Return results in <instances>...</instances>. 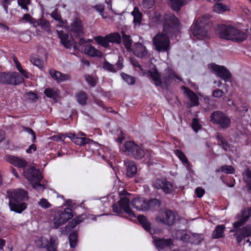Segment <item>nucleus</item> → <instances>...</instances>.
<instances>
[{"label":"nucleus","instance_id":"27","mask_svg":"<svg viewBox=\"0 0 251 251\" xmlns=\"http://www.w3.org/2000/svg\"><path fill=\"white\" fill-rule=\"evenodd\" d=\"M58 36L61 40V43L67 49H71L72 45L70 40L68 39L69 35L63 31L56 30Z\"/></svg>","mask_w":251,"mask_h":251},{"label":"nucleus","instance_id":"26","mask_svg":"<svg viewBox=\"0 0 251 251\" xmlns=\"http://www.w3.org/2000/svg\"><path fill=\"white\" fill-rule=\"evenodd\" d=\"M84 52L86 54L91 57H101L102 56V53L101 51L91 45H87L84 46Z\"/></svg>","mask_w":251,"mask_h":251},{"label":"nucleus","instance_id":"44","mask_svg":"<svg viewBox=\"0 0 251 251\" xmlns=\"http://www.w3.org/2000/svg\"><path fill=\"white\" fill-rule=\"evenodd\" d=\"M227 6L224 5L221 3H217L214 4L213 6V10L217 13H222L227 10Z\"/></svg>","mask_w":251,"mask_h":251},{"label":"nucleus","instance_id":"28","mask_svg":"<svg viewBox=\"0 0 251 251\" xmlns=\"http://www.w3.org/2000/svg\"><path fill=\"white\" fill-rule=\"evenodd\" d=\"M185 90V93L187 94L188 98L191 101V106H197L199 105V99L196 94L188 88L184 87Z\"/></svg>","mask_w":251,"mask_h":251},{"label":"nucleus","instance_id":"58","mask_svg":"<svg viewBox=\"0 0 251 251\" xmlns=\"http://www.w3.org/2000/svg\"><path fill=\"white\" fill-rule=\"evenodd\" d=\"M154 4V0H143V5L144 8L150 9Z\"/></svg>","mask_w":251,"mask_h":251},{"label":"nucleus","instance_id":"21","mask_svg":"<svg viewBox=\"0 0 251 251\" xmlns=\"http://www.w3.org/2000/svg\"><path fill=\"white\" fill-rule=\"evenodd\" d=\"M231 32L232 33L229 35L228 39L229 40H232L234 42H241L245 40L247 37V35L245 33L236 29L235 27L232 29Z\"/></svg>","mask_w":251,"mask_h":251},{"label":"nucleus","instance_id":"50","mask_svg":"<svg viewBox=\"0 0 251 251\" xmlns=\"http://www.w3.org/2000/svg\"><path fill=\"white\" fill-rule=\"evenodd\" d=\"M51 17L54 20L58 21L61 24H63V20L62 19L61 16L58 13V10L55 9L51 14Z\"/></svg>","mask_w":251,"mask_h":251},{"label":"nucleus","instance_id":"17","mask_svg":"<svg viewBox=\"0 0 251 251\" xmlns=\"http://www.w3.org/2000/svg\"><path fill=\"white\" fill-rule=\"evenodd\" d=\"M123 61V58L122 57L119 56L118 61L114 66L113 64L109 63L107 61L105 60L103 63L102 67L104 70L109 72L115 73L118 71L122 69L124 67Z\"/></svg>","mask_w":251,"mask_h":251},{"label":"nucleus","instance_id":"64","mask_svg":"<svg viewBox=\"0 0 251 251\" xmlns=\"http://www.w3.org/2000/svg\"><path fill=\"white\" fill-rule=\"evenodd\" d=\"M73 142L77 145H83V140L82 137H76L75 138H74V140Z\"/></svg>","mask_w":251,"mask_h":251},{"label":"nucleus","instance_id":"34","mask_svg":"<svg viewBox=\"0 0 251 251\" xmlns=\"http://www.w3.org/2000/svg\"><path fill=\"white\" fill-rule=\"evenodd\" d=\"M147 204L148 210H157L160 208L161 205V201L159 200L153 199L150 200L149 201H147Z\"/></svg>","mask_w":251,"mask_h":251},{"label":"nucleus","instance_id":"45","mask_svg":"<svg viewBox=\"0 0 251 251\" xmlns=\"http://www.w3.org/2000/svg\"><path fill=\"white\" fill-rule=\"evenodd\" d=\"M191 238L192 242L198 245L200 244L203 240V236L201 234L193 233Z\"/></svg>","mask_w":251,"mask_h":251},{"label":"nucleus","instance_id":"24","mask_svg":"<svg viewBox=\"0 0 251 251\" xmlns=\"http://www.w3.org/2000/svg\"><path fill=\"white\" fill-rule=\"evenodd\" d=\"M50 74L51 76L57 82L68 80L70 79V77L69 75L62 74L54 69H51L50 71Z\"/></svg>","mask_w":251,"mask_h":251},{"label":"nucleus","instance_id":"2","mask_svg":"<svg viewBox=\"0 0 251 251\" xmlns=\"http://www.w3.org/2000/svg\"><path fill=\"white\" fill-rule=\"evenodd\" d=\"M7 193L9 199V206L11 211L21 213L26 208L27 204L24 202L28 199L26 191L18 189Z\"/></svg>","mask_w":251,"mask_h":251},{"label":"nucleus","instance_id":"11","mask_svg":"<svg viewBox=\"0 0 251 251\" xmlns=\"http://www.w3.org/2000/svg\"><path fill=\"white\" fill-rule=\"evenodd\" d=\"M156 220L158 222L171 226L175 222L176 214L173 211L166 209L156 218Z\"/></svg>","mask_w":251,"mask_h":251},{"label":"nucleus","instance_id":"6","mask_svg":"<svg viewBox=\"0 0 251 251\" xmlns=\"http://www.w3.org/2000/svg\"><path fill=\"white\" fill-rule=\"evenodd\" d=\"M24 174L28 180L31 182L33 188L42 190L44 189L43 185L40 183L42 176L39 169H37L34 167H31L26 171H24Z\"/></svg>","mask_w":251,"mask_h":251},{"label":"nucleus","instance_id":"33","mask_svg":"<svg viewBox=\"0 0 251 251\" xmlns=\"http://www.w3.org/2000/svg\"><path fill=\"white\" fill-rule=\"evenodd\" d=\"M137 219L140 224L148 232H151V223L148 220L147 218L145 216L143 215H139L137 217Z\"/></svg>","mask_w":251,"mask_h":251},{"label":"nucleus","instance_id":"7","mask_svg":"<svg viewBox=\"0 0 251 251\" xmlns=\"http://www.w3.org/2000/svg\"><path fill=\"white\" fill-rule=\"evenodd\" d=\"M209 121L214 125H217L222 129H226L230 126V118L221 111L213 112L210 117Z\"/></svg>","mask_w":251,"mask_h":251},{"label":"nucleus","instance_id":"30","mask_svg":"<svg viewBox=\"0 0 251 251\" xmlns=\"http://www.w3.org/2000/svg\"><path fill=\"white\" fill-rule=\"evenodd\" d=\"M132 15L133 16V23L135 25L140 26L142 20V13L140 12L139 9L135 7L133 11L131 12Z\"/></svg>","mask_w":251,"mask_h":251},{"label":"nucleus","instance_id":"10","mask_svg":"<svg viewBox=\"0 0 251 251\" xmlns=\"http://www.w3.org/2000/svg\"><path fill=\"white\" fill-rule=\"evenodd\" d=\"M72 210L70 208L65 209L64 211H59L54 215L53 219L54 227L57 228L59 226L66 223L73 217Z\"/></svg>","mask_w":251,"mask_h":251},{"label":"nucleus","instance_id":"49","mask_svg":"<svg viewBox=\"0 0 251 251\" xmlns=\"http://www.w3.org/2000/svg\"><path fill=\"white\" fill-rule=\"evenodd\" d=\"M176 153L183 163L187 164L189 165L188 160L187 159L185 154L181 151H179V150H176Z\"/></svg>","mask_w":251,"mask_h":251},{"label":"nucleus","instance_id":"25","mask_svg":"<svg viewBox=\"0 0 251 251\" xmlns=\"http://www.w3.org/2000/svg\"><path fill=\"white\" fill-rule=\"evenodd\" d=\"M7 160L10 163L19 167H25L27 165V162L25 160L15 156H7Z\"/></svg>","mask_w":251,"mask_h":251},{"label":"nucleus","instance_id":"46","mask_svg":"<svg viewBox=\"0 0 251 251\" xmlns=\"http://www.w3.org/2000/svg\"><path fill=\"white\" fill-rule=\"evenodd\" d=\"M245 174L246 176L245 181L247 183V186L249 190L251 191V170L249 169L246 170Z\"/></svg>","mask_w":251,"mask_h":251},{"label":"nucleus","instance_id":"15","mask_svg":"<svg viewBox=\"0 0 251 251\" xmlns=\"http://www.w3.org/2000/svg\"><path fill=\"white\" fill-rule=\"evenodd\" d=\"M71 31L73 36H83V30L81 21L75 18L71 24Z\"/></svg>","mask_w":251,"mask_h":251},{"label":"nucleus","instance_id":"29","mask_svg":"<svg viewBox=\"0 0 251 251\" xmlns=\"http://www.w3.org/2000/svg\"><path fill=\"white\" fill-rule=\"evenodd\" d=\"M216 137L218 140V144L222 147L225 151H227L230 148V145L228 142L224 139L222 135L220 133H217Z\"/></svg>","mask_w":251,"mask_h":251},{"label":"nucleus","instance_id":"38","mask_svg":"<svg viewBox=\"0 0 251 251\" xmlns=\"http://www.w3.org/2000/svg\"><path fill=\"white\" fill-rule=\"evenodd\" d=\"M106 36L109 43L120 44L121 42V37L118 33H112Z\"/></svg>","mask_w":251,"mask_h":251},{"label":"nucleus","instance_id":"3","mask_svg":"<svg viewBox=\"0 0 251 251\" xmlns=\"http://www.w3.org/2000/svg\"><path fill=\"white\" fill-rule=\"evenodd\" d=\"M149 74L156 86L163 84L167 87L173 82L175 78L179 79V77L176 75L175 72L170 69H166L162 76L155 68L150 70Z\"/></svg>","mask_w":251,"mask_h":251},{"label":"nucleus","instance_id":"52","mask_svg":"<svg viewBox=\"0 0 251 251\" xmlns=\"http://www.w3.org/2000/svg\"><path fill=\"white\" fill-rule=\"evenodd\" d=\"M81 220L79 219V217H76L72 220L71 222H70L67 226L68 228H74L77 225L79 224L81 222Z\"/></svg>","mask_w":251,"mask_h":251},{"label":"nucleus","instance_id":"36","mask_svg":"<svg viewBox=\"0 0 251 251\" xmlns=\"http://www.w3.org/2000/svg\"><path fill=\"white\" fill-rule=\"evenodd\" d=\"M75 98L77 102L81 105L83 106L86 104L87 97L84 92L80 91L79 92L76 93Z\"/></svg>","mask_w":251,"mask_h":251},{"label":"nucleus","instance_id":"37","mask_svg":"<svg viewBox=\"0 0 251 251\" xmlns=\"http://www.w3.org/2000/svg\"><path fill=\"white\" fill-rule=\"evenodd\" d=\"M44 93L47 97L53 99H56L59 95L58 90L51 88L45 89Z\"/></svg>","mask_w":251,"mask_h":251},{"label":"nucleus","instance_id":"47","mask_svg":"<svg viewBox=\"0 0 251 251\" xmlns=\"http://www.w3.org/2000/svg\"><path fill=\"white\" fill-rule=\"evenodd\" d=\"M121 76L123 79L126 81L128 84L132 85L135 83V78L134 77L128 75L125 73H122Z\"/></svg>","mask_w":251,"mask_h":251},{"label":"nucleus","instance_id":"20","mask_svg":"<svg viewBox=\"0 0 251 251\" xmlns=\"http://www.w3.org/2000/svg\"><path fill=\"white\" fill-rule=\"evenodd\" d=\"M153 241L156 247L158 250H163L173 245V241L171 239H165L164 238L153 237Z\"/></svg>","mask_w":251,"mask_h":251},{"label":"nucleus","instance_id":"9","mask_svg":"<svg viewBox=\"0 0 251 251\" xmlns=\"http://www.w3.org/2000/svg\"><path fill=\"white\" fill-rule=\"evenodd\" d=\"M24 81L23 77L18 73H0V82L6 84L17 85Z\"/></svg>","mask_w":251,"mask_h":251},{"label":"nucleus","instance_id":"41","mask_svg":"<svg viewBox=\"0 0 251 251\" xmlns=\"http://www.w3.org/2000/svg\"><path fill=\"white\" fill-rule=\"evenodd\" d=\"M70 247L72 248H75L77 242V233L76 231H73L70 233L69 236Z\"/></svg>","mask_w":251,"mask_h":251},{"label":"nucleus","instance_id":"12","mask_svg":"<svg viewBox=\"0 0 251 251\" xmlns=\"http://www.w3.org/2000/svg\"><path fill=\"white\" fill-rule=\"evenodd\" d=\"M208 68L213 73L216 74L225 81H227L231 78L230 72L224 66H219L215 64H211L208 65Z\"/></svg>","mask_w":251,"mask_h":251},{"label":"nucleus","instance_id":"48","mask_svg":"<svg viewBox=\"0 0 251 251\" xmlns=\"http://www.w3.org/2000/svg\"><path fill=\"white\" fill-rule=\"evenodd\" d=\"M221 171L226 174H233L235 173V169L231 166L223 165L221 167Z\"/></svg>","mask_w":251,"mask_h":251},{"label":"nucleus","instance_id":"61","mask_svg":"<svg viewBox=\"0 0 251 251\" xmlns=\"http://www.w3.org/2000/svg\"><path fill=\"white\" fill-rule=\"evenodd\" d=\"M130 62L132 65L136 67L139 68L141 70H142V66L140 65L139 63V62L137 59L134 58V57H131L130 58Z\"/></svg>","mask_w":251,"mask_h":251},{"label":"nucleus","instance_id":"62","mask_svg":"<svg viewBox=\"0 0 251 251\" xmlns=\"http://www.w3.org/2000/svg\"><path fill=\"white\" fill-rule=\"evenodd\" d=\"M192 238L188 234L185 233L181 235V240L183 242H190L192 243L191 241Z\"/></svg>","mask_w":251,"mask_h":251},{"label":"nucleus","instance_id":"22","mask_svg":"<svg viewBox=\"0 0 251 251\" xmlns=\"http://www.w3.org/2000/svg\"><path fill=\"white\" fill-rule=\"evenodd\" d=\"M131 206L138 210H148L147 201L143 198H136L131 201Z\"/></svg>","mask_w":251,"mask_h":251},{"label":"nucleus","instance_id":"42","mask_svg":"<svg viewBox=\"0 0 251 251\" xmlns=\"http://www.w3.org/2000/svg\"><path fill=\"white\" fill-rule=\"evenodd\" d=\"M225 226L224 225H219L213 232V236L214 238H219L223 236Z\"/></svg>","mask_w":251,"mask_h":251},{"label":"nucleus","instance_id":"63","mask_svg":"<svg viewBox=\"0 0 251 251\" xmlns=\"http://www.w3.org/2000/svg\"><path fill=\"white\" fill-rule=\"evenodd\" d=\"M24 129L25 131L27 132L28 133L31 134L32 135V141L34 142L36 140V135L34 131L31 128L29 127H24Z\"/></svg>","mask_w":251,"mask_h":251},{"label":"nucleus","instance_id":"4","mask_svg":"<svg viewBox=\"0 0 251 251\" xmlns=\"http://www.w3.org/2000/svg\"><path fill=\"white\" fill-rule=\"evenodd\" d=\"M126 191L123 190L121 193L120 200L118 201V204L113 205V211L117 213H122L124 211L130 218L135 217V215L130 208V200L127 197L129 195Z\"/></svg>","mask_w":251,"mask_h":251},{"label":"nucleus","instance_id":"59","mask_svg":"<svg viewBox=\"0 0 251 251\" xmlns=\"http://www.w3.org/2000/svg\"><path fill=\"white\" fill-rule=\"evenodd\" d=\"M95 9L98 11L100 14L101 15L103 19H106V16L104 15V14L103 13V12L104 11V6L103 5L101 4H97L94 6Z\"/></svg>","mask_w":251,"mask_h":251},{"label":"nucleus","instance_id":"40","mask_svg":"<svg viewBox=\"0 0 251 251\" xmlns=\"http://www.w3.org/2000/svg\"><path fill=\"white\" fill-rule=\"evenodd\" d=\"M94 39L100 45L104 48H107L109 47V42L107 36H105V37L98 36L96 37Z\"/></svg>","mask_w":251,"mask_h":251},{"label":"nucleus","instance_id":"54","mask_svg":"<svg viewBox=\"0 0 251 251\" xmlns=\"http://www.w3.org/2000/svg\"><path fill=\"white\" fill-rule=\"evenodd\" d=\"M38 204L44 208H48L51 206V204L45 199H42L38 202Z\"/></svg>","mask_w":251,"mask_h":251},{"label":"nucleus","instance_id":"1","mask_svg":"<svg viewBox=\"0 0 251 251\" xmlns=\"http://www.w3.org/2000/svg\"><path fill=\"white\" fill-rule=\"evenodd\" d=\"M164 24L162 32L157 33L152 39L155 50L159 52H168L171 49L169 36L178 30L179 21L173 14L164 16Z\"/></svg>","mask_w":251,"mask_h":251},{"label":"nucleus","instance_id":"13","mask_svg":"<svg viewBox=\"0 0 251 251\" xmlns=\"http://www.w3.org/2000/svg\"><path fill=\"white\" fill-rule=\"evenodd\" d=\"M251 215V207L244 208L237 214L236 216L237 221L234 223L235 228L243 226L249 219Z\"/></svg>","mask_w":251,"mask_h":251},{"label":"nucleus","instance_id":"14","mask_svg":"<svg viewBox=\"0 0 251 251\" xmlns=\"http://www.w3.org/2000/svg\"><path fill=\"white\" fill-rule=\"evenodd\" d=\"M153 186L157 189H161L166 194H170L174 190L172 182L165 178H156L153 182Z\"/></svg>","mask_w":251,"mask_h":251},{"label":"nucleus","instance_id":"16","mask_svg":"<svg viewBox=\"0 0 251 251\" xmlns=\"http://www.w3.org/2000/svg\"><path fill=\"white\" fill-rule=\"evenodd\" d=\"M234 27L231 25H222L217 26L216 32L219 37L223 39L229 40L228 37L232 33L231 31Z\"/></svg>","mask_w":251,"mask_h":251},{"label":"nucleus","instance_id":"32","mask_svg":"<svg viewBox=\"0 0 251 251\" xmlns=\"http://www.w3.org/2000/svg\"><path fill=\"white\" fill-rule=\"evenodd\" d=\"M123 44L128 51H130L131 46L132 43V40L130 35H127L126 33L122 31L121 32Z\"/></svg>","mask_w":251,"mask_h":251},{"label":"nucleus","instance_id":"31","mask_svg":"<svg viewBox=\"0 0 251 251\" xmlns=\"http://www.w3.org/2000/svg\"><path fill=\"white\" fill-rule=\"evenodd\" d=\"M137 145L132 141L126 142L122 149L123 151L126 153L127 155H131Z\"/></svg>","mask_w":251,"mask_h":251},{"label":"nucleus","instance_id":"18","mask_svg":"<svg viewBox=\"0 0 251 251\" xmlns=\"http://www.w3.org/2000/svg\"><path fill=\"white\" fill-rule=\"evenodd\" d=\"M234 236L238 243L248 236H251V226L248 225L241 229L237 230Z\"/></svg>","mask_w":251,"mask_h":251},{"label":"nucleus","instance_id":"53","mask_svg":"<svg viewBox=\"0 0 251 251\" xmlns=\"http://www.w3.org/2000/svg\"><path fill=\"white\" fill-rule=\"evenodd\" d=\"M18 3L22 9L28 11L27 5L30 3L29 0H18Z\"/></svg>","mask_w":251,"mask_h":251},{"label":"nucleus","instance_id":"8","mask_svg":"<svg viewBox=\"0 0 251 251\" xmlns=\"http://www.w3.org/2000/svg\"><path fill=\"white\" fill-rule=\"evenodd\" d=\"M35 244L37 248H45L47 251H57L58 242L57 239L53 237H50L49 240L41 237L36 240Z\"/></svg>","mask_w":251,"mask_h":251},{"label":"nucleus","instance_id":"43","mask_svg":"<svg viewBox=\"0 0 251 251\" xmlns=\"http://www.w3.org/2000/svg\"><path fill=\"white\" fill-rule=\"evenodd\" d=\"M38 24L48 33L50 34L51 33V31L50 28V24L48 21L44 19H40L38 22Z\"/></svg>","mask_w":251,"mask_h":251},{"label":"nucleus","instance_id":"56","mask_svg":"<svg viewBox=\"0 0 251 251\" xmlns=\"http://www.w3.org/2000/svg\"><path fill=\"white\" fill-rule=\"evenodd\" d=\"M192 127L193 129L196 131L197 132L201 128V126L200 124L199 120L196 119L194 118L192 122Z\"/></svg>","mask_w":251,"mask_h":251},{"label":"nucleus","instance_id":"23","mask_svg":"<svg viewBox=\"0 0 251 251\" xmlns=\"http://www.w3.org/2000/svg\"><path fill=\"white\" fill-rule=\"evenodd\" d=\"M125 164L126 168V175L128 177H133L137 173V168L134 161L126 160Z\"/></svg>","mask_w":251,"mask_h":251},{"label":"nucleus","instance_id":"60","mask_svg":"<svg viewBox=\"0 0 251 251\" xmlns=\"http://www.w3.org/2000/svg\"><path fill=\"white\" fill-rule=\"evenodd\" d=\"M205 190L201 187H198L195 190V193L198 198H201L204 194Z\"/></svg>","mask_w":251,"mask_h":251},{"label":"nucleus","instance_id":"51","mask_svg":"<svg viewBox=\"0 0 251 251\" xmlns=\"http://www.w3.org/2000/svg\"><path fill=\"white\" fill-rule=\"evenodd\" d=\"M85 79L92 87H95L96 85L95 78L89 75H85Z\"/></svg>","mask_w":251,"mask_h":251},{"label":"nucleus","instance_id":"5","mask_svg":"<svg viewBox=\"0 0 251 251\" xmlns=\"http://www.w3.org/2000/svg\"><path fill=\"white\" fill-rule=\"evenodd\" d=\"M210 18L209 15H204L197 20L193 29V34L197 39L202 40L207 37L208 32L205 26L208 23Z\"/></svg>","mask_w":251,"mask_h":251},{"label":"nucleus","instance_id":"55","mask_svg":"<svg viewBox=\"0 0 251 251\" xmlns=\"http://www.w3.org/2000/svg\"><path fill=\"white\" fill-rule=\"evenodd\" d=\"M31 61L33 64L38 67L39 68H42L43 66V62L40 59L36 57H33L31 59Z\"/></svg>","mask_w":251,"mask_h":251},{"label":"nucleus","instance_id":"19","mask_svg":"<svg viewBox=\"0 0 251 251\" xmlns=\"http://www.w3.org/2000/svg\"><path fill=\"white\" fill-rule=\"evenodd\" d=\"M132 50L135 55L141 58H145L148 54L147 50L141 43L134 44Z\"/></svg>","mask_w":251,"mask_h":251},{"label":"nucleus","instance_id":"57","mask_svg":"<svg viewBox=\"0 0 251 251\" xmlns=\"http://www.w3.org/2000/svg\"><path fill=\"white\" fill-rule=\"evenodd\" d=\"M225 94V92L220 89H217L213 91L212 95L214 97L217 98H220L224 96Z\"/></svg>","mask_w":251,"mask_h":251},{"label":"nucleus","instance_id":"35","mask_svg":"<svg viewBox=\"0 0 251 251\" xmlns=\"http://www.w3.org/2000/svg\"><path fill=\"white\" fill-rule=\"evenodd\" d=\"M171 7L174 10L178 11L181 7L187 3L186 0H170Z\"/></svg>","mask_w":251,"mask_h":251},{"label":"nucleus","instance_id":"39","mask_svg":"<svg viewBox=\"0 0 251 251\" xmlns=\"http://www.w3.org/2000/svg\"><path fill=\"white\" fill-rule=\"evenodd\" d=\"M145 154V151L140 148V146L137 145L131 156L136 159H141L144 156Z\"/></svg>","mask_w":251,"mask_h":251}]
</instances>
